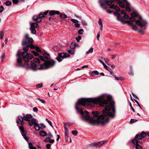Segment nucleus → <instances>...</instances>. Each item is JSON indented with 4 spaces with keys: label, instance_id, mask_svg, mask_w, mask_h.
<instances>
[{
    "label": "nucleus",
    "instance_id": "obj_1",
    "mask_svg": "<svg viewBox=\"0 0 149 149\" xmlns=\"http://www.w3.org/2000/svg\"><path fill=\"white\" fill-rule=\"evenodd\" d=\"M111 99L109 96L107 100L100 98H81L76 103L75 109L77 113L81 114L83 120H89L92 125L96 123L103 125L109 121L108 118L104 120V116L112 118L115 116V103Z\"/></svg>",
    "mask_w": 149,
    "mask_h": 149
},
{
    "label": "nucleus",
    "instance_id": "obj_2",
    "mask_svg": "<svg viewBox=\"0 0 149 149\" xmlns=\"http://www.w3.org/2000/svg\"><path fill=\"white\" fill-rule=\"evenodd\" d=\"M55 64V62L53 60L47 61L44 64L40 65V67L39 68L37 67V64L36 63L31 61L30 68L32 70H36L38 69H42L49 68L54 66Z\"/></svg>",
    "mask_w": 149,
    "mask_h": 149
},
{
    "label": "nucleus",
    "instance_id": "obj_3",
    "mask_svg": "<svg viewBox=\"0 0 149 149\" xmlns=\"http://www.w3.org/2000/svg\"><path fill=\"white\" fill-rule=\"evenodd\" d=\"M146 135V133L144 131H142L140 134H138L136 135L134 138L131 141L133 144L135 146L136 149H142V147L140 145L143 143L141 140Z\"/></svg>",
    "mask_w": 149,
    "mask_h": 149
},
{
    "label": "nucleus",
    "instance_id": "obj_4",
    "mask_svg": "<svg viewBox=\"0 0 149 149\" xmlns=\"http://www.w3.org/2000/svg\"><path fill=\"white\" fill-rule=\"evenodd\" d=\"M29 47H30L31 49H35L36 47L33 45L31 43L23 47V50L24 52L22 53V56L23 57V60L25 62H29L30 60H31L33 57V55L31 54H28L27 53L29 50Z\"/></svg>",
    "mask_w": 149,
    "mask_h": 149
},
{
    "label": "nucleus",
    "instance_id": "obj_5",
    "mask_svg": "<svg viewBox=\"0 0 149 149\" xmlns=\"http://www.w3.org/2000/svg\"><path fill=\"white\" fill-rule=\"evenodd\" d=\"M117 1V3H118L119 6L123 8L125 7V5L122 1L120 0H100L99 1L101 7L104 9H106L107 8V4L109 6L111 5L113 1Z\"/></svg>",
    "mask_w": 149,
    "mask_h": 149
},
{
    "label": "nucleus",
    "instance_id": "obj_6",
    "mask_svg": "<svg viewBox=\"0 0 149 149\" xmlns=\"http://www.w3.org/2000/svg\"><path fill=\"white\" fill-rule=\"evenodd\" d=\"M136 24L139 27L140 29L138 31L139 32L144 33L145 30L146 29L148 24L147 21L143 19L141 16H139V19L136 21Z\"/></svg>",
    "mask_w": 149,
    "mask_h": 149
},
{
    "label": "nucleus",
    "instance_id": "obj_7",
    "mask_svg": "<svg viewBox=\"0 0 149 149\" xmlns=\"http://www.w3.org/2000/svg\"><path fill=\"white\" fill-rule=\"evenodd\" d=\"M49 12L48 10H46L43 14L42 13H40L38 15H35L33 16V21L38 23H40L42 21V18L44 17V15H46Z\"/></svg>",
    "mask_w": 149,
    "mask_h": 149
},
{
    "label": "nucleus",
    "instance_id": "obj_8",
    "mask_svg": "<svg viewBox=\"0 0 149 149\" xmlns=\"http://www.w3.org/2000/svg\"><path fill=\"white\" fill-rule=\"evenodd\" d=\"M21 55V52L20 50H18L17 54V56L19 57V58L17 59V63L15 65L17 67H21L24 66V65L22 64V58L20 57Z\"/></svg>",
    "mask_w": 149,
    "mask_h": 149
},
{
    "label": "nucleus",
    "instance_id": "obj_9",
    "mask_svg": "<svg viewBox=\"0 0 149 149\" xmlns=\"http://www.w3.org/2000/svg\"><path fill=\"white\" fill-rule=\"evenodd\" d=\"M29 35L28 34L26 35L24 38L22 42V45H29V43H31L33 42V40L32 38H29Z\"/></svg>",
    "mask_w": 149,
    "mask_h": 149
},
{
    "label": "nucleus",
    "instance_id": "obj_10",
    "mask_svg": "<svg viewBox=\"0 0 149 149\" xmlns=\"http://www.w3.org/2000/svg\"><path fill=\"white\" fill-rule=\"evenodd\" d=\"M70 56V55L68 53H60L58 54V57L56 59L59 62L61 61L64 58Z\"/></svg>",
    "mask_w": 149,
    "mask_h": 149
},
{
    "label": "nucleus",
    "instance_id": "obj_11",
    "mask_svg": "<svg viewBox=\"0 0 149 149\" xmlns=\"http://www.w3.org/2000/svg\"><path fill=\"white\" fill-rule=\"evenodd\" d=\"M33 125H34V128L36 130L38 131L40 130L39 126L37 123L36 119H33L32 121L29 123V125L30 126H31Z\"/></svg>",
    "mask_w": 149,
    "mask_h": 149
},
{
    "label": "nucleus",
    "instance_id": "obj_12",
    "mask_svg": "<svg viewBox=\"0 0 149 149\" xmlns=\"http://www.w3.org/2000/svg\"><path fill=\"white\" fill-rule=\"evenodd\" d=\"M33 116L30 114H27L25 116H24V120L29 121V123L31 122L33 119H35L34 118H32Z\"/></svg>",
    "mask_w": 149,
    "mask_h": 149
},
{
    "label": "nucleus",
    "instance_id": "obj_13",
    "mask_svg": "<svg viewBox=\"0 0 149 149\" xmlns=\"http://www.w3.org/2000/svg\"><path fill=\"white\" fill-rule=\"evenodd\" d=\"M123 2L124 4V2H125L126 5L125 7V9L128 12H130L131 11V9L130 8V3L128 2L127 0H122V1ZM125 5V4H124Z\"/></svg>",
    "mask_w": 149,
    "mask_h": 149
},
{
    "label": "nucleus",
    "instance_id": "obj_14",
    "mask_svg": "<svg viewBox=\"0 0 149 149\" xmlns=\"http://www.w3.org/2000/svg\"><path fill=\"white\" fill-rule=\"evenodd\" d=\"M39 57L41 60L43 61H45L44 58L47 59H49L50 58L49 54L46 53H45L43 54V57L42 56H39Z\"/></svg>",
    "mask_w": 149,
    "mask_h": 149
},
{
    "label": "nucleus",
    "instance_id": "obj_15",
    "mask_svg": "<svg viewBox=\"0 0 149 149\" xmlns=\"http://www.w3.org/2000/svg\"><path fill=\"white\" fill-rule=\"evenodd\" d=\"M107 142V141H102L98 142H95V147L96 148L99 147L104 144Z\"/></svg>",
    "mask_w": 149,
    "mask_h": 149
},
{
    "label": "nucleus",
    "instance_id": "obj_16",
    "mask_svg": "<svg viewBox=\"0 0 149 149\" xmlns=\"http://www.w3.org/2000/svg\"><path fill=\"white\" fill-rule=\"evenodd\" d=\"M60 12L57 10H51L49 13V15L50 16L54 15L56 14L59 15Z\"/></svg>",
    "mask_w": 149,
    "mask_h": 149
},
{
    "label": "nucleus",
    "instance_id": "obj_17",
    "mask_svg": "<svg viewBox=\"0 0 149 149\" xmlns=\"http://www.w3.org/2000/svg\"><path fill=\"white\" fill-rule=\"evenodd\" d=\"M21 123H20V124L21 126H20L19 127V129L21 131V133H24V132L25 131V130H24V128L23 126V125L24 124V122L23 121L22 122H21Z\"/></svg>",
    "mask_w": 149,
    "mask_h": 149
},
{
    "label": "nucleus",
    "instance_id": "obj_18",
    "mask_svg": "<svg viewBox=\"0 0 149 149\" xmlns=\"http://www.w3.org/2000/svg\"><path fill=\"white\" fill-rule=\"evenodd\" d=\"M64 128L65 130V136L69 135V132L68 129L67 128L65 125L68 126L69 127L68 123H64Z\"/></svg>",
    "mask_w": 149,
    "mask_h": 149
},
{
    "label": "nucleus",
    "instance_id": "obj_19",
    "mask_svg": "<svg viewBox=\"0 0 149 149\" xmlns=\"http://www.w3.org/2000/svg\"><path fill=\"white\" fill-rule=\"evenodd\" d=\"M38 24L35 22L32 23H30V28H36L38 26Z\"/></svg>",
    "mask_w": 149,
    "mask_h": 149
},
{
    "label": "nucleus",
    "instance_id": "obj_20",
    "mask_svg": "<svg viewBox=\"0 0 149 149\" xmlns=\"http://www.w3.org/2000/svg\"><path fill=\"white\" fill-rule=\"evenodd\" d=\"M40 134L42 136H46L47 134L45 132L42 130L40 132Z\"/></svg>",
    "mask_w": 149,
    "mask_h": 149
},
{
    "label": "nucleus",
    "instance_id": "obj_21",
    "mask_svg": "<svg viewBox=\"0 0 149 149\" xmlns=\"http://www.w3.org/2000/svg\"><path fill=\"white\" fill-rule=\"evenodd\" d=\"M29 149H37L36 147L33 146L31 142L29 143Z\"/></svg>",
    "mask_w": 149,
    "mask_h": 149
},
{
    "label": "nucleus",
    "instance_id": "obj_22",
    "mask_svg": "<svg viewBox=\"0 0 149 149\" xmlns=\"http://www.w3.org/2000/svg\"><path fill=\"white\" fill-rule=\"evenodd\" d=\"M120 22L123 24H125L126 23H128L130 24V25H132V23L130 21H126L125 20L123 19H122V20H121Z\"/></svg>",
    "mask_w": 149,
    "mask_h": 149
},
{
    "label": "nucleus",
    "instance_id": "obj_23",
    "mask_svg": "<svg viewBox=\"0 0 149 149\" xmlns=\"http://www.w3.org/2000/svg\"><path fill=\"white\" fill-rule=\"evenodd\" d=\"M60 17L62 19H65L67 18V15L65 14L60 13Z\"/></svg>",
    "mask_w": 149,
    "mask_h": 149
},
{
    "label": "nucleus",
    "instance_id": "obj_24",
    "mask_svg": "<svg viewBox=\"0 0 149 149\" xmlns=\"http://www.w3.org/2000/svg\"><path fill=\"white\" fill-rule=\"evenodd\" d=\"M98 72L96 70L93 71L91 73V75L93 76H94L95 75H98Z\"/></svg>",
    "mask_w": 149,
    "mask_h": 149
},
{
    "label": "nucleus",
    "instance_id": "obj_25",
    "mask_svg": "<svg viewBox=\"0 0 149 149\" xmlns=\"http://www.w3.org/2000/svg\"><path fill=\"white\" fill-rule=\"evenodd\" d=\"M22 135L23 136L24 138V139L27 141H28L29 140V139L28 137L26 136V133L25 132H24V133H22Z\"/></svg>",
    "mask_w": 149,
    "mask_h": 149
},
{
    "label": "nucleus",
    "instance_id": "obj_26",
    "mask_svg": "<svg viewBox=\"0 0 149 149\" xmlns=\"http://www.w3.org/2000/svg\"><path fill=\"white\" fill-rule=\"evenodd\" d=\"M93 51V48H91L90 49L88 50V51L86 52V54H87L90 53H92Z\"/></svg>",
    "mask_w": 149,
    "mask_h": 149
},
{
    "label": "nucleus",
    "instance_id": "obj_27",
    "mask_svg": "<svg viewBox=\"0 0 149 149\" xmlns=\"http://www.w3.org/2000/svg\"><path fill=\"white\" fill-rule=\"evenodd\" d=\"M75 43L74 42H72L70 45V48L71 49H74L75 47Z\"/></svg>",
    "mask_w": 149,
    "mask_h": 149
},
{
    "label": "nucleus",
    "instance_id": "obj_28",
    "mask_svg": "<svg viewBox=\"0 0 149 149\" xmlns=\"http://www.w3.org/2000/svg\"><path fill=\"white\" fill-rule=\"evenodd\" d=\"M132 29L134 31H137L138 30L137 27L135 25H133L132 27Z\"/></svg>",
    "mask_w": 149,
    "mask_h": 149
},
{
    "label": "nucleus",
    "instance_id": "obj_29",
    "mask_svg": "<svg viewBox=\"0 0 149 149\" xmlns=\"http://www.w3.org/2000/svg\"><path fill=\"white\" fill-rule=\"evenodd\" d=\"M115 79H116L117 80L121 81V80H123L124 79V78L122 77H117L116 76H115Z\"/></svg>",
    "mask_w": 149,
    "mask_h": 149
},
{
    "label": "nucleus",
    "instance_id": "obj_30",
    "mask_svg": "<svg viewBox=\"0 0 149 149\" xmlns=\"http://www.w3.org/2000/svg\"><path fill=\"white\" fill-rule=\"evenodd\" d=\"M84 32V29H79V31H78V33L79 34L82 35L83 33Z\"/></svg>",
    "mask_w": 149,
    "mask_h": 149
},
{
    "label": "nucleus",
    "instance_id": "obj_31",
    "mask_svg": "<svg viewBox=\"0 0 149 149\" xmlns=\"http://www.w3.org/2000/svg\"><path fill=\"white\" fill-rule=\"evenodd\" d=\"M72 49V50H68V52L71 55H73L74 53V51Z\"/></svg>",
    "mask_w": 149,
    "mask_h": 149
},
{
    "label": "nucleus",
    "instance_id": "obj_32",
    "mask_svg": "<svg viewBox=\"0 0 149 149\" xmlns=\"http://www.w3.org/2000/svg\"><path fill=\"white\" fill-rule=\"evenodd\" d=\"M33 61L35 62L38 63H40V60L38 58H33Z\"/></svg>",
    "mask_w": 149,
    "mask_h": 149
},
{
    "label": "nucleus",
    "instance_id": "obj_33",
    "mask_svg": "<svg viewBox=\"0 0 149 149\" xmlns=\"http://www.w3.org/2000/svg\"><path fill=\"white\" fill-rule=\"evenodd\" d=\"M5 3L7 6H10L12 4L11 2L9 1H7Z\"/></svg>",
    "mask_w": 149,
    "mask_h": 149
},
{
    "label": "nucleus",
    "instance_id": "obj_34",
    "mask_svg": "<svg viewBox=\"0 0 149 149\" xmlns=\"http://www.w3.org/2000/svg\"><path fill=\"white\" fill-rule=\"evenodd\" d=\"M18 118L20 122H22L24 120V116L23 117H22L20 116H18Z\"/></svg>",
    "mask_w": 149,
    "mask_h": 149
},
{
    "label": "nucleus",
    "instance_id": "obj_35",
    "mask_svg": "<svg viewBox=\"0 0 149 149\" xmlns=\"http://www.w3.org/2000/svg\"><path fill=\"white\" fill-rule=\"evenodd\" d=\"M131 15L132 17H137V14L135 12H133L131 13Z\"/></svg>",
    "mask_w": 149,
    "mask_h": 149
},
{
    "label": "nucleus",
    "instance_id": "obj_36",
    "mask_svg": "<svg viewBox=\"0 0 149 149\" xmlns=\"http://www.w3.org/2000/svg\"><path fill=\"white\" fill-rule=\"evenodd\" d=\"M30 30L33 34H35L36 33V31L35 29L30 28Z\"/></svg>",
    "mask_w": 149,
    "mask_h": 149
},
{
    "label": "nucleus",
    "instance_id": "obj_37",
    "mask_svg": "<svg viewBox=\"0 0 149 149\" xmlns=\"http://www.w3.org/2000/svg\"><path fill=\"white\" fill-rule=\"evenodd\" d=\"M137 120H138L137 119H132L130 120V124H132L134 122H136Z\"/></svg>",
    "mask_w": 149,
    "mask_h": 149
},
{
    "label": "nucleus",
    "instance_id": "obj_38",
    "mask_svg": "<svg viewBox=\"0 0 149 149\" xmlns=\"http://www.w3.org/2000/svg\"><path fill=\"white\" fill-rule=\"evenodd\" d=\"M36 49V51L38 52H41V50L39 48V47H36L35 48Z\"/></svg>",
    "mask_w": 149,
    "mask_h": 149
},
{
    "label": "nucleus",
    "instance_id": "obj_39",
    "mask_svg": "<svg viewBox=\"0 0 149 149\" xmlns=\"http://www.w3.org/2000/svg\"><path fill=\"white\" fill-rule=\"evenodd\" d=\"M70 20L72 22L74 23H78L79 22V21L78 20L74 19H71Z\"/></svg>",
    "mask_w": 149,
    "mask_h": 149
},
{
    "label": "nucleus",
    "instance_id": "obj_40",
    "mask_svg": "<svg viewBox=\"0 0 149 149\" xmlns=\"http://www.w3.org/2000/svg\"><path fill=\"white\" fill-rule=\"evenodd\" d=\"M115 9L117 12H119L120 10V8L117 6H115Z\"/></svg>",
    "mask_w": 149,
    "mask_h": 149
},
{
    "label": "nucleus",
    "instance_id": "obj_41",
    "mask_svg": "<svg viewBox=\"0 0 149 149\" xmlns=\"http://www.w3.org/2000/svg\"><path fill=\"white\" fill-rule=\"evenodd\" d=\"M0 38L1 39H2L4 36V32L3 31H1L0 32Z\"/></svg>",
    "mask_w": 149,
    "mask_h": 149
},
{
    "label": "nucleus",
    "instance_id": "obj_42",
    "mask_svg": "<svg viewBox=\"0 0 149 149\" xmlns=\"http://www.w3.org/2000/svg\"><path fill=\"white\" fill-rule=\"evenodd\" d=\"M81 36H78L76 38V39L77 42H79L80 40L81 39Z\"/></svg>",
    "mask_w": 149,
    "mask_h": 149
},
{
    "label": "nucleus",
    "instance_id": "obj_43",
    "mask_svg": "<svg viewBox=\"0 0 149 149\" xmlns=\"http://www.w3.org/2000/svg\"><path fill=\"white\" fill-rule=\"evenodd\" d=\"M130 20L132 22H136V21L134 17H130L129 18Z\"/></svg>",
    "mask_w": 149,
    "mask_h": 149
},
{
    "label": "nucleus",
    "instance_id": "obj_44",
    "mask_svg": "<svg viewBox=\"0 0 149 149\" xmlns=\"http://www.w3.org/2000/svg\"><path fill=\"white\" fill-rule=\"evenodd\" d=\"M31 53L35 56H38L39 55V54L35 51H33L31 52Z\"/></svg>",
    "mask_w": 149,
    "mask_h": 149
},
{
    "label": "nucleus",
    "instance_id": "obj_45",
    "mask_svg": "<svg viewBox=\"0 0 149 149\" xmlns=\"http://www.w3.org/2000/svg\"><path fill=\"white\" fill-rule=\"evenodd\" d=\"M123 19V17L121 16L120 15L118 17H117V20L120 21H121Z\"/></svg>",
    "mask_w": 149,
    "mask_h": 149
},
{
    "label": "nucleus",
    "instance_id": "obj_46",
    "mask_svg": "<svg viewBox=\"0 0 149 149\" xmlns=\"http://www.w3.org/2000/svg\"><path fill=\"white\" fill-rule=\"evenodd\" d=\"M12 2L13 3L17 4L18 3L19 1L18 0H12Z\"/></svg>",
    "mask_w": 149,
    "mask_h": 149
},
{
    "label": "nucleus",
    "instance_id": "obj_47",
    "mask_svg": "<svg viewBox=\"0 0 149 149\" xmlns=\"http://www.w3.org/2000/svg\"><path fill=\"white\" fill-rule=\"evenodd\" d=\"M72 134L74 136H75L77 134V132L76 130L72 131Z\"/></svg>",
    "mask_w": 149,
    "mask_h": 149
},
{
    "label": "nucleus",
    "instance_id": "obj_48",
    "mask_svg": "<svg viewBox=\"0 0 149 149\" xmlns=\"http://www.w3.org/2000/svg\"><path fill=\"white\" fill-rule=\"evenodd\" d=\"M36 99L39 100L40 101L43 103H45L46 102L45 101V100H43L41 99L40 98H36Z\"/></svg>",
    "mask_w": 149,
    "mask_h": 149
},
{
    "label": "nucleus",
    "instance_id": "obj_49",
    "mask_svg": "<svg viewBox=\"0 0 149 149\" xmlns=\"http://www.w3.org/2000/svg\"><path fill=\"white\" fill-rule=\"evenodd\" d=\"M42 86V84H37L36 86L37 88H39Z\"/></svg>",
    "mask_w": 149,
    "mask_h": 149
},
{
    "label": "nucleus",
    "instance_id": "obj_50",
    "mask_svg": "<svg viewBox=\"0 0 149 149\" xmlns=\"http://www.w3.org/2000/svg\"><path fill=\"white\" fill-rule=\"evenodd\" d=\"M50 138L49 137H46L45 138V140L44 141L45 142H49L50 140Z\"/></svg>",
    "mask_w": 149,
    "mask_h": 149
},
{
    "label": "nucleus",
    "instance_id": "obj_51",
    "mask_svg": "<svg viewBox=\"0 0 149 149\" xmlns=\"http://www.w3.org/2000/svg\"><path fill=\"white\" fill-rule=\"evenodd\" d=\"M124 17L125 19H129V17L128 15H126V14H125L124 15Z\"/></svg>",
    "mask_w": 149,
    "mask_h": 149
},
{
    "label": "nucleus",
    "instance_id": "obj_52",
    "mask_svg": "<svg viewBox=\"0 0 149 149\" xmlns=\"http://www.w3.org/2000/svg\"><path fill=\"white\" fill-rule=\"evenodd\" d=\"M134 101L137 104H138V106L141 109H142V108L141 106L139 104L138 102L136 100H134Z\"/></svg>",
    "mask_w": 149,
    "mask_h": 149
},
{
    "label": "nucleus",
    "instance_id": "obj_53",
    "mask_svg": "<svg viewBox=\"0 0 149 149\" xmlns=\"http://www.w3.org/2000/svg\"><path fill=\"white\" fill-rule=\"evenodd\" d=\"M114 14L115 15L117 16V17H118L119 16V15H120V13H118V12H114Z\"/></svg>",
    "mask_w": 149,
    "mask_h": 149
},
{
    "label": "nucleus",
    "instance_id": "obj_54",
    "mask_svg": "<svg viewBox=\"0 0 149 149\" xmlns=\"http://www.w3.org/2000/svg\"><path fill=\"white\" fill-rule=\"evenodd\" d=\"M130 107L132 109V111L134 112H135V110L134 108L132 107L131 103L130 102Z\"/></svg>",
    "mask_w": 149,
    "mask_h": 149
},
{
    "label": "nucleus",
    "instance_id": "obj_55",
    "mask_svg": "<svg viewBox=\"0 0 149 149\" xmlns=\"http://www.w3.org/2000/svg\"><path fill=\"white\" fill-rule=\"evenodd\" d=\"M4 10V7L2 6H0V13H2Z\"/></svg>",
    "mask_w": 149,
    "mask_h": 149
},
{
    "label": "nucleus",
    "instance_id": "obj_56",
    "mask_svg": "<svg viewBox=\"0 0 149 149\" xmlns=\"http://www.w3.org/2000/svg\"><path fill=\"white\" fill-rule=\"evenodd\" d=\"M89 146L91 147H95V142L91 143L89 145Z\"/></svg>",
    "mask_w": 149,
    "mask_h": 149
},
{
    "label": "nucleus",
    "instance_id": "obj_57",
    "mask_svg": "<svg viewBox=\"0 0 149 149\" xmlns=\"http://www.w3.org/2000/svg\"><path fill=\"white\" fill-rule=\"evenodd\" d=\"M98 23L100 26H103V24L101 19H100L98 21Z\"/></svg>",
    "mask_w": 149,
    "mask_h": 149
},
{
    "label": "nucleus",
    "instance_id": "obj_58",
    "mask_svg": "<svg viewBox=\"0 0 149 149\" xmlns=\"http://www.w3.org/2000/svg\"><path fill=\"white\" fill-rule=\"evenodd\" d=\"M105 68L108 71H109V72H110L112 70L111 68L108 67L107 66L105 67Z\"/></svg>",
    "mask_w": 149,
    "mask_h": 149
},
{
    "label": "nucleus",
    "instance_id": "obj_59",
    "mask_svg": "<svg viewBox=\"0 0 149 149\" xmlns=\"http://www.w3.org/2000/svg\"><path fill=\"white\" fill-rule=\"evenodd\" d=\"M100 33L99 31L98 33V34H97V40H99V38L100 37Z\"/></svg>",
    "mask_w": 149,
    "mask_h": 149
},
{
    "label": "nucleus",
    "instance_id": "obj_60",
    "mask_svg": "<svg viewBox=\"0 0 149 149\" xmlns=\"http://www.w3.org/2000/svg\"><path fill=\"white\" fill-rule=\"evenodd\" d=\"M82 24L84 26H86L87 24L86 21L84 20H83L82 21Z\"/></svg>",
    "mask_w": 149,
    "mask_h": 149
},
{
    "label": "nucleus",
    "instance_id": "obj_61",
    "mask_svg": "<svg viewBox=\"0 0 149 149\" xmlns=\"http://www.w3.org/2000/svg\"><path fill=\"white\" fill-rule=\"evenodd\" d=\"M120 13L123 15H124L126 14V12L124 10H122L120 12Z\"/></svg>",
    "mask_w": 149,
    "mask_h": 149
},
{
    "label": "nucleus",
    "instance_id": "obj_62",
    "mask_svg": "<svg viewBox=\"0 0 149 149\" xmlns=\"http://www.w3.org/2000/svg\"><path fill=\"white\" fill-rule=\"evenodd\" d=\"M115 6H115L114 5H113V4L112 5L111 4L109 8H111V9H115Z\"/></svg>",
    "mask_w": 149,
    "mask_h": 149
},
{
    "label": "nucleus",
    "instance_id": "obj_63",
    "mask_svg": "<svg viewBox=\"0 0 149 149\" xmlns=\"http://www.w3.org/2000/svg\"><path fill=\"white\" fill-rule=\"evenodd\" d=\"M33 110L34 112H37L38 111V109L36 107H35L33 108Z\"/></svg>",
    "mask_w": 149,
    "mask_h": 149
},
{
    "label": "nucleus",
    "instance_id": "obj_64",
    "mask_svg": "<svg viewBox=\"0 0 149 149\" xmlns=\"http://www.w3.org/2000/svg\"><path fill=\"white\" fill-rule=\"evenodd\" d=\"M51 146V145L50 144H47L46 146V147L48 149H49Z\"/></svg>",
    "mask_w": 149,
    "mask_h": 149
}]
</instances>
